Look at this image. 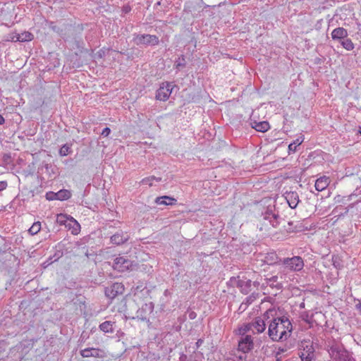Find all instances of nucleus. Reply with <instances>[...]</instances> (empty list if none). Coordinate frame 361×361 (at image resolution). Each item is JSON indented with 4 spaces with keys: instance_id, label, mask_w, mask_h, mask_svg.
I'll return each instance as SVG.
<instances>
[{
    "instance_id": "14",
    "label": "nucleus",
    "mask_w": 361,
    "mask_h": 361,
    "mask_svg": "<svg viewBox=\"0 0 361 361\" xmlns=\"http://www.w3.org/2000/svg\"><path fill=\"white\" fill-rule=\"evenodd\" d=\"M129 239V235L123 231H119L111 236V243L119 245L123 244Z\"/></svg>"
},
{
    "instance_id": "6",
    "label": "nucleus",
    "mask_w": 361,
    "mask_h": 361,
    "mask_svg": "<svg viewBox=\"0 0 361 361\" xmlns=\"http://www.w3.org/2000/svg\"><path fill=\"white\" fill-rule=\"evenodd\" d=\"M134 41L137 45H146V46H155L159 42L157 36L154 35H137L135 38Z\"/></svg>"
},
{
    "instance_id": "50",
    "label": "nucleus",
    "mask_w": 361,
    "mask_h": 361,
    "mask_svg": "<svg viewBox=\"0 0 361 361\" xmlns=\"http://www.w3.org/2000/svg\"><path fill=\"white\" fill-rule=\"evenodd\" d=\"M353 206H354V204H351L349 205V207L352 208V207H353Z\"/></svg>"
},
{
    "instance_id": "42",
    "label": "nucleus",
    "mask_w": 361,
    "mask_h": 361,
    "mask_svg": "<svg viewBox=\"0 0 361 361\" xmlns=\"http://www.w3.org/2000/svg\"><path fill=\"white\" fill-rule=\"evenodd\" d=\"M8 186L6 181H0V192L4 190Z\"/></svg>"
},
{
    "instance_id": "26",
    "label": "nucleus",
    "mask_w": 361,
    "mask_h": 361,
    "mask_svg": "<svg viewBox=\"0 0 361 361\" xmlns=\"http://www.w3.org/2000/svg\"><path fill=\"white\" fill-rule=\"evenodd\" d=\"M72 216H68L66 214H59L56 216V222L59 225H64L66 227V225L68 224L70 219Z\"/></svg>"
},
{
    "instance_id": "48",
    "label": "nucleus",
    "mask_w": 361,
    "mask_h": 361,
    "mask_svg": "<svg viewBox=\"0 0 361 361\" xmlns=\"http://www.w3.org/2000/svg\"><path fill=\"white\" fill-rule=\"evenodd\" d=\"M357 307L359 309L360 314H361V303H359L358 305H357Z\"/></svg>"
},
{
    "instance_id": "29",
    "label": "nucleus",
    "mask_w": 361,
    "mask_h": 361,
    "mask_svg": "<svg viewBox=\"0 0 361 361\" xmlns=\"http://www.w3.org/2000/svg\"><path fill=\"white\" fill-rule=\"evenodd\" d=\"M161 178H157V177L152 176H149V177L143 178L142 180L141 183L143 185H148L149 186H152L154 180L159 182V181H161Z\"/></svg>"
},
{
    "instance_id": "15",
    "label": "nucleus",
    "mask_w": 361,
    "mask_h": 361,
    "mask_svg": "<svg viewBox=\"0 0 361 361\" xmlns=\"http://www.w3.org/2000/svg\"><path fill=\"white\" fill-rule=\"evenodd\" d=\"M268 319L264 318V314L263 317H256L252 322V326L253 329V331H255L257 334L262 333L266 329V324L265 320Z\"/></svg>"
},
{
    "instance_id": "44",
    "label": "nucleus",
    "mask_w": 361,
    "mask_h": 361,
    "mask_svg": "<svg viewBox=\"0 0 361 361\" xmlns=\"http://www.w3.org/2000/svg\"><path fill=\"white\" fill-rule=\"evenodd\" d=\"M12 40L14 41V42H21V39H18V34H16L13 37H12Z\"/></svg>"
},
{
    "instance_id": "40",
    "label": "nucleus",
    "mask_w": 361,
    "mask_h": 361,
    "mask_svg": "<svg viewBox=\"0 0 361 361\" xmlns=\"http://www.w3.org/2000/svg\"><path fill=\"white\" fill-rule=\"evenodd\" d=\"M247 307H248V305H247V304L243 301V302L240 304V307H239V308H238V312H239L240 313L243 312L244 311H245V310H246V309L247 308Z\"/></svg>"
},
{
    "instance_id": "11",
    "label": "nucleus",
    "mask_w": 361,
    "mask_h": 361,
    "mask_svg": "<svg viewBox=\"0 0 361 361\" xmlns=\"http://www.w3.org/2000/svg\"><path fill=\"white\" fill-rule=\"evenodd\" d=\"M153 310L154 304L152 302L145 303L137 310L136 317L142 321H147L149 319V317L152 313Z\"/></svg>"
},
{
    "instance_id": "28",
    "label": "nucleus",
    "mask_w": 361,
    "mask_h": 361,
    "mask_svg": "<svg viewBox=\"0 0 361 361\" xmlns=\"http://www.w3.org/2000/svg\"><path fill=\"white\" fill-rule=\"evenodd\" d=\"M41 230V223L39 221L35 222L29 228L28 232L32 235H35Z\"/></svg>"
},
{
    "instance_id": "9",
    "label": "nucleus",
    "mask_w": 361,
    "mask_h": 361,
    "mask_svg": "<svg viewBox=\"0 0 361 361\" xmlns=\"http://www.w3.org/2000/svg\"><path fill=\"white\" fill-rule=\"evenodd\" d=\"M133 266L134 265L133 262L125 257H116L114 259L112 265L115 270H117L120 272H123L130 269L132 270Z\"/></svg>"
},
{
    "instance_id": "24",
    "label": "nucleus",
    "mask_w": 361,
    "mask_h": 361,
    "mask_svg": "<svg viewBox=\"0 0 361 361\" xmlns=\"http://www.w3.org/2000/svg\"><path fill=\"white\" fill-rule=\"evenodd\" d=\"M114 322L111 321H106L99 325V329L104 333H113Z\"/></svg>"
},
{
    "instance_id": "19",
    "label": "nucleus",
    "mask_w": 361,
    "mask_h": 361,
    "mask_svg": "<svg viewBox=\"0 0 361 361\" xmlns=\"http://www.w3.org/2000/svg\"><path fill=\"white\" fill-rule=\"evenodd\" d=\"M68 230L71 231V233L73 235H77L80 231V224L74 219L73 217L70 219L68 224L66 225V227Z\"/></svg>"
},
{
    "instance_id": "8",
    "label": "nucleus",
    "mask_w": 361,
    "mask_h": 361,
    "mask_svg": "<svg viewBox=\"0 0 361 361\" xmlns=\"http://www.w3.org/2000/svg\"><path fill=\"white\" fill-rule=\"evenodd\" d=\"M286 268L295 271H300L304 267L302 257L295 256L291 258H285L282 262Z\"/></svg>"
},
{
    "instance_id": "4",
    "label": "nucleus",
    "mask_w": 361,
    "mask_h": 361,
    "mask_svg": "<svg viewBox=\"0 0 361 361\" xmlns=\"http://www.w3.org/2000/svg\"><path fill=\"white\" fill-rule=\"evenodd\" d=\"M231 286L237 287L240 289V292L245 295L251 291L252 281L247 279L244 276H238L236 277H231L228 281Z\"/></svg>"
},
{
    "instance_id": "2",
    "label": "nucleus",
    "mask_w": 361,
    "mask_h": 361,
    "mask_svg": "<svg viewBox=\"0 0 361 361\" xmlns=\"http://www.w3.org/2000/svg\"><path fill=\"white\" fill-rule=\"evenodd\" d=\"M263 215V222L262 224V226L259 228L261 231H265L269 232L271 231V228H277L283 220L280 218L278 213L273 212L270 209H267V210L262 214Z\"/></svg>"
},
{
    "instance_id": "3",
    "label": "nucleus",
    "mask_w": 361,
    "mask_h": 361,
    "mask_svg": "<svg viewBox=\"0 0 361 361\" xmlns=\"http://www.w3.org/2000/svg\"><path fill=\"white\" fill-rule=\"evenodd\" d=\"M329 353L336 361H355L350 353L339 344L332 345L329 350Z\"/></svg>"
},
{
    "instance_id": "18",
    "label": "nucleus",
    "mask_w": 361,
    "mask_h": 361,
    "mask_svg": "<svg viewBox=\"0 0 361 361\" xmlns=\"http://www.w3.org/2000/svg\"><path fill=\"white\" fill-rule=\"evenodd\" d=\"M347 36L348 32L343 27H337L331 32V37L334 40H341L346 38Z\"/></svg>"
},
{
    "instance_id": "47",
    "label": "nucleus",
    "mask_w": 361,
    "mask_h": 361,
    "mask_svg": "<svg viewBox=\"0 0 361 361\" xmlns=\"http://www.w3.org/2000/svg\"><path fill=\"white\" fill-rule=\"evenodd\" d=\"M302 361H312L314 358H301Z\"/></svg>"
},
{
    "instance_id": "37",
    "label": "nucleus",
    "mask_w": 361,
    "mask_h": 361,
    "mask_svg": "<svg viewBox=\"0 0 361 361\" xmlns=\"http://www.w3.org/2000/svg\"><path fill=\"white\" fill-rule=\"evenodd\" d=\"M106 51H109V50H106V49H100L99 51H98L96 54H95V59H102L106 54Z\"/></svg>"
},
{
    "instance_id": "52",
    "label": "nucleus",
    "mask_w": 361,
    "mask_h": 361,
    "mask_svg": "<svg viewBox=\"0 0 361 361\" xmlns=\"http://www.w3.org/2000/svg\"><path fill=\"white\" fill-rule=\"evenodd\" d=\"M360 193H361V190H360Z\"/></svg>"
},
{
    "instance_id": "49",
    "label": "nucleus",
    "mask_w": 361,
    "mask_h": 361,
    "mask_svg": "<svg viewBox=\"0 0 361 361\" xmlns=\"http://www.w3.org/2000/svg\"><path fill=\"white\" fill-rule=\"evenodd\" d=\"M259 282H257V281H255V282H253V285H254L255 286H259Z\"/></svg>"
},
{
    "instance_id": "33",
    "label": "nucleus",
    "mask_w": 361,
    "mask_h": 361,
    "mask_svg": "<svg viewBox=\"0 0 361 361\" xmlns=\"http://www.w3.org/2000/svg\"><path fill=\"white\" fill-rule=\"evenodd\" d=\"M70 147L68 145H63L59 149V154L62 157L66 156L70 153Z\"/></svg>"
},
{
    "instance_id": "27",
    "label": "nucleus",
    "mask_w": 361,
    "mask_h": 361,
    "mask_svg": "<svg viewBox=\"0 0 361 361\" xmlns=\"http://www.w3.org/2000/svg\"><path fill=\"white\" fill-rule=\"evenodd\" d=\"M20 39L22 42H30L33 39V35L30 32H23L18 34V39Z\"/></svg>"
},
{
    "instance_id": "31",
    "label": "nucleus",
    "mask_w": 361,
    "mask_h": 361,
    "mask_svg": "<svg viewBox=\"0 0 361 361\" xmlns=\"http://www.w3.org/2000/svg\"><path fill=\"white\" fill-rule=\"evenodd\" d=\"M341 44L343 47V48H345L348 51H350L354 49V44H353V42L351 41V39H350L344 38L341 41Z\"/></svg>"
},
{
    "instance_id": "20",
    "label": "nucleus",
    "mask_w": 361,
    "mask_h": 361,
    "mask_svg": "<svg viewBox=\"0 0 361 361\" xmlns=\"http://www.w3.org/2000/svg\"><path fill=\"white\" fill-rule=\"evenodd\" d=\"M176 202V199L166 195L158 197L155 200L157 204L164 205H173L175 204Z\"/></svg>"
},
{
    "instance_id": "51",
    "label": "nucleus",
    "mask_w": 361,
    "mask_h": 361,
    "mask_svg": "<svg viewBox=\"0 0 361 361\" xmlns=\"http://www.w3.org/2000/svg\"><path fill=\"white\" fill-rule=\"evenodd\" d=\"M288 225H289V226H291V225H292V223H291V222H289V223H288Z\"/></svg>"
},
{
    "instance_id": "41",
    "label": "nucleus",
    "mask_w": 361,
    "mask_h": 361,
    "mask_svg": "<svg viewBox=\"0 0 361 361\" xmlns=\"http://www.w3.org/2000/svg\"><path fill=\"white\" fill-rule=\"evenodd\" d=\"M111 133V129L108 127L104 128V130L102 132V135L104 137H107Z\"/></svg>"
},
{
    "instance_id": "17",
    "label": "nucleus",
    "mask_w": 361,
    "mask_h": 361,
    "mask_svg": "<svg viewBox=\"0 0 361 361\" xmlns=\"http://www.w3.org/2000/svg\"><path fill=\"white\" fill-rule=\"evenodd\" d=\"M330 183L329 178L327 176H322L317 179L315 182V189L317 191H322L325 190Z\"/></svg>"
},
{
    "instance_id": "16",
    "label": "nucleus",
    "mask_w": 361,
    "mask_h": 361,
    "mask_svg": "<svg viewBox=\"0 0 361 361\" xmlns=\"http://www.w3.org/2000/svg\"><path fill=\"white\" fill-rule=\"evenodd\" d=\"M286 199L288 205L292 209L295 208L299 202V196L296 192H287L286 195Z\"/></svg>"
},
{
    "instance_id": "32",
    "label": "nucleus",
    "mask_w": 361,
    "mask_h": 361,
    "mask_svg": "<svg viewBox=\"0 0 361 361\" xmlns=\"http://www.w3.org/2000/svg\"><path fill=\"white\" fill-rule=\"evenodd\" d=\"M186 65L185 56L182 55L178 59V60L176 61V68L177 69H180L182 68H184Z\"/></svg>"
},
{
    "instance_id": "7",
    "label": "nucleus",
    "mask_w": 361,
    "mask_h": 361,
    "mask_svg": "<svg viewBox=\"0 0 361 361\" xmlns=\"http://www.w3.org/2000/svg\"><path fill=\"white\" fill-rule=\"evenodd\" d=\"M299 357L300 358H315V349L310 341H302L300 345Z\"/></svg>"
},
{
    "instance_id": "22",
    "label": "nucleus",
    "mask_w": 361,
    "mask_h": 361,
    "mask_svg": "<svg viewBox=\"0 0 361 361\" xmlns=\"http://www.w3.org/2000/svg\"><path fill=\"white\" fill-rule=\"evenodd\" d=\"M252 128L257 131L264 133L267 132L269 128V123L267 121L256 122L252 124Z\"/></svg>"
},
{
    "instance_id": "34",
    "label": "nucleus",
    "mask_w": 361,
    "mask_h": 361,
    "mask_svg": "<svg viewBox=\"0 0 361 361\" xmlns=\"http://www.w3.org/2000/svg\"><path fill=\"white\" fill-rule=\"evenodd\" d=\"M257 296L258 293H252L250 295L245 298L244 302L249 306L257 299Z\"/></svg>"
},
{
    "instance_id": "5",
    "label": "nucleus",
    "mask_w": 361,
    "mask_h": 361,
    "mask_svg": "<svg viewBox=\"0 0 361 361\" xmlns=\"http://www.w3.org/2000/svg\"><path fill=\"white\" fill-rule=\"evenodd\" d=\"M255 348L254 338L252 336L239 337L238 340V351L248 353Z\"/></svg>"
},
{
    "instance_id": "25",
    "label": "nucleus",
    "mask_w": 361,
    "mask_h": 361,
    "mask_svg": "<svg viewBox=\"0 0 361 361\" xmlns=\"http://www.w3.org/2000/svg\"><path fill=\"white\" fill-rule=\"evenodd\" d=\"M304 139L300 137L298 139H296L294 142H291L289 145H288V153L289 154H291V153H294L296 152V149H297V147L300 145L302 144V142H303Z\"/></svg>"
},
{
    "instance_id": "13",
    "label": "nucleus",
    "mask_w": 361,
    "mask_h": 361,
    "mask_svg": "<svg viewBox=\"0 0 361 361\" xmlns=\"http://www.w3.org/2000/svg\"><path fill=\"white\" fill-rule=\"evenodd\" d=\"M80 355L82 357H99L103 358L105 357V353L104 350L99 348H87L81 350L80 352Z\"/></svg>"
},
{
    "instance_id": "38",
    "label": "nucleus",
    "mask_w": 361,
    "mask_h": 361,
    "mask_svg": "<svg viewBox=\"0 0 361 361\" xmlns=\"http://www.w3.org/2000/svg\"><path fill=\"white\" fill-rule=\"evenodd\" d=\"M242 326H243V328L245 329V330L247 334L250 331H253V329H252V322L244 324L242 325Z\"/></svg>"
},
{
    "instance_id": "43",
    "label": "nucleus",
    "mask_w": 361,
    "mask_h": 361,
    "mask_svg": "<svg viewBox=\"0 0 361 361\" xmlns=\"http://www.w3.org/2000/svg\"><path fill=\"white\" fill-rule=\"evenodd\" d=\"M203 342H204L203 339H202V338L198 339L197 341L196 342L197 348H198L203 343Z\"/></svg>"
},
{
    "instance_id": "46",
    "label": "nucleus",
    "mask_w": 361,
    "mask_h": 361,
    "mask_svg": "<svg viewBox=\"0 0 361 361\" xmlns=\"http://www.w3.org/2000/svg\"><path fill=\"white\" fill-rule=\"evenodd\" d=\"M4 122H5L4 118L1 115H0V124L2 125L4 123Z\"/></svg>"
},
{
    "instance_id": "35",
    "label": "nucleus",
    "mask_w": 361,
    "mask_h": 361,
    "mask_svg": "<svg viewBox=\"0 0 361 361\" xmlns=\"http://www.w3.org/2000/svg\"><path fill=\"white\" fill-rule=\"evenodd\" d=\"M246 354L247 353H242V354L239 355H235L232 361H247V357Z\"/></svg>"
},
{
    "instance_id": "12",
    "label": "nucleus",
    "mask_w": 361,
    "mask_h": 361,
    "mask_svg": "<svg viewBox=\"0 0 361 361\" xmlns=\"http://www.w3.org/2000/svg\"><path fill=\"white\" fill-rule=\"evenodd\" d=\"M172 92L171 85L169 83H163L157 91L156 99L160 101H166Z\"/></svg>"
},
{
    "instance_id": "45",
    "label": "nucleus",
    "mask_w": 361,
    "mask_h": 361,
    "mask_svg": "<svg viewBox=\"0 0 361 361\" xmlns=\"http://www.w3.org/2000/svg\"><path fill=\"white\" fill-rule=\"evenodd\" d=\"M54 194V192H51V194H47V200H55L54 196L53 195Z\"/></svg>"
},
{
    "instance_id": "39",
    "label": "nucleus",
    "mask_w": 361,
    "mask_h": 361,
    "mask_svg": "<svg viewBox=\"0 0 361 361\" xmlns=\"http://www.w3.org/2000/svg\"><path fill=\"white\" fill-rule=\"evenodd\" d=\"M268 281V284H269L270 286H274V283H276L278 281V276H274L269 279Z\"/></svg>"
},
{
    "instance_id": "53",
    "label": "nucleus",
    "mask_w": 361,
    "mask_h": 361,
    "mask_svg": "<svg viewBox=\"0 0 361 361\" xmlns=\"http://www.w3.org/2000/svg\"><path fill=\"white\" fill-rule=\"evenodd\" d=\"M360 133H361V130H360Z\"/></svg>"
},
{
    "instance_id": "30",
    "label": "nucleus",
    "mask_w": 361,
    "mask_h": 361,
    "mask_svg": "<svg viewBox=\"0 0 361 361\" xmlns=\"http://www.w3.org/2000/svg\"><path fill=\"white\" fill-rule=\"evenodd\" d=\"M355 195V194H354V193L350 194L348 197H343V196L338 195L334 197V200H335V202H336V203H345V201H350L352 199V197Z\"/></svg>"
},
{
    "instance_id": "1",
    "label": "nucleus",
    "mask_w": 361,
    "mask_h": 361,
    "mask_svg": "<svg viewBox=\"0 0 361 361\" xmlns=\"http://www.w3.org/2000/svg\"><path fill=\"white\" fill-rule=\"evenodd\" d=\"M265 319H271L268 328V335L273 341L282 342L291 336L293 325L287 317H278L277 311L269 309L264 313Z\"/></svg>"
},
{
    "instance_id": "21",
    "label": "nucleus",
    "mask_w": 361,
    "mask_h": 361,
    "mask_svg": "<svg viewBox=\"0 0 361 361\" xmlns=\"http://www.w3.org/2000/svg\"><path fill=\"white\" fill-rule=\"evenodd\" d=\"M264 263L268 265H273L279 263V259L276 252H269L266 254L264 259H262Z\"/></svg>"
},
{
    "instance_id": "23",
    "label": "nucleus",
    "mask_w": 361,
    "mask_h": 361,
    "mask_svg": "<svg viewBox=\"0 0 361 361\" xmlns=\"http://www.w3.org/2000/svg\"><path fill=\"white\" fill-rule=\"evenodd\" d=\"M55 200H66L71 197V193L68 190H61L59 192L53 194Z\"/></svg>"
},
{
    "instance_id": "36",
    "label": "nucleus",
    "mask_w": 361,
    "mask_h": 361,
    "mask_svg": "<svg viewBox=\"0 0 361 361\" xmlns=\"http://www.w3.org/2000/svg\"><path fill=\"white\" fill-rule=\"evenodd\" d=\"M236 334L239 335L240 337H243L244 336H250V334H247L243 326L238 327V329L236 330Z\"/></svg>"
},
{
    "instance_id": "10",
    "label": "nucleus",
    "mask_w": 361,
    "mask_h": 361,
    "mask_svg": "<svg viewBox=\"0 0 361 361\" xmlns=\"http://www.w3.org/2000/svg\"><path fill=\"white\" fill-rule=\"evenodd\" d=\"M124 286L121 283H114L105 288V295L110 299L115 298L117 295L123 294Z\"/></svg>"
}]
</instances>
